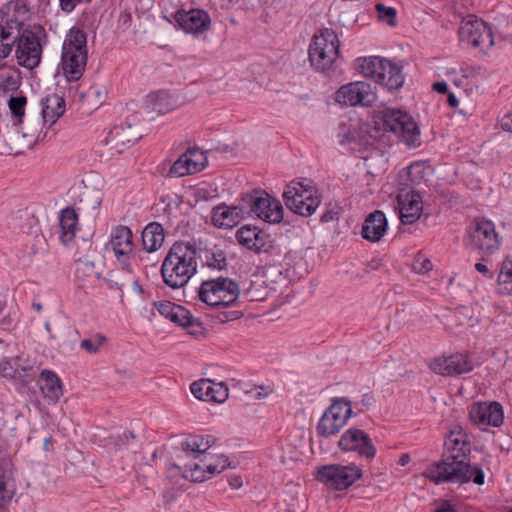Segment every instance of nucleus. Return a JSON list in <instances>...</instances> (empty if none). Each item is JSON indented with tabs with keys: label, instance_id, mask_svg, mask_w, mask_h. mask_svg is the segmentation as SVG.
<instances>
[{
	"label": "nucleus",
	"instance_id": "f257e3e1",
	"mask_svg": "<svg viewBox=\"0 0 512 512\" xmlns=\"http://www.w3.org/2000/svg\"><path fill=\"white\" fill-rule=\"evenodd\" d=\"M445 450L439 462L431 464L424 472V476L435 484L441 483H468L473 481L477 485L484 484L485 474L478 465L471 466V444L461 431H451L444 443Z\"/></svg>",
	"mask_w": 512,
	"mask_h": 512
},
{
	"label": "nucleus",
	"instance_id": "f03ea898",
	"mask_svg": "<svg viewBox=\"0 0 512 512\" xmlns=\"http://www.w3.org/2000/svg\"><path fill=\"white\" fill-rule=\"evenodd\" d=\"M215 438L211 435H189L180 442V456L182 459H190L182 465L171 464L167 469V475L173 479L177 476L191 482H203L216 474H220L230 466L228 458L221 454L208 452Z\"/></svg>",
	"mask_w": 512,
	"mask_h": 512
},
{
	"label": "nucleus",
	"instance_id": "7ed1b4c3",
	"mask_svg": "<svg viewBox=\"0 0 512 512\" xmlns=\"http://www.w3.org/2000/svg\"><path fill=\"white\" fill-rule=\"evenodd\" d=\"M197 257L195 243L189 241L173 243L161 265L163 282L172 289L184 287L197 272Z\"/></svg>",
	"mask_w": 512,
	"mask_h": 512
},
{
	"label": "nucleus",
	"instance_id": "20e7f679",
	"mask_svg": "<svg viewBox=\"0 0 512 512\" xmlns=\"http://www.w3.org/2000/svg\"><path fill=\"white\" fill-rule=\"evenodd\" d=\"M87 35L79 28H72L67 34L61 57L63 74L68 81H78L87 63Z\"/></svg>",
	"mask_w": 512,
	"mask_h": 512
},
{
	"label": "nucleus",
	"instance_id": "39448f33",
	"mask_svg": "<svg viewBox=\"0 0 512 512\" xmlns=\"http://www.w3.org/2000/svg\"><path fill=\"white\" fill-rule=\"evenodd\" d=\"M359 69L365 77L374 79L390 92L399 90L404 84L403 67L385 58H363Z\"/></svg>",
	"mask_w": 512,
	"mask_h": 512
},
{
	"label": "nucleus",
	"instance_id": "423d86ee",
	"mask_svg": "<svg viewBox=\"0 0 512 512\" xmlns=\"http://www.w3.org/2000/svg\"><path fill=\"white\" fill-rule=\"evenodd\" d=\"M309 62L318 72L331 69L339 54V40L337 34L331 29H323L315 35L309 45Z\"/></svg>",
	"mask_w": 512,
	"mask_h": 512
},
{
	"label": "nucleus",
	"instance_id": "0eeeda50",
	"mask_svg": "<svg viewBox=\"0 0 512 512\" xmlns=\"http://www.w3.org/2000/svg\"><path fill=\"white\" fill-rule=\"evenodd\" d=\"M239 294L238 283L228 277L205 280L199 288V299L212 307L231 306Z\"/></svg>",
	"mask_w": 512,
	"mask_h": 512
},
{
	"label": "nucleus",
	"instance_id": "6e6552de",
	"mask_svg": "<svg viewBox=\"0 0 512 512\" xmlns=\"http://www.w3.org/2000/svg\"><path fill=\"white\" fill-rule=\"evenodd\" d=\"M41 28L36 30L29 28L19 19L18 35L15 42V54L19 65L27 69H33L39 65L42 56L40 44Z\"/></svg>",
	"mask_w": 512,
	"mask_h": 512
},
{
	"label": "nucleus",
	"instance_id": "1a4fd4ad",
	"mask_svg": "<svg viewBox=\"0 0 512 512\" xmlns=\"http://www.w3.org/2000/svg\"><path fill=\"white\" fill-rule=\"evenodd\" d=\"M463 241L466 248L474 251H483L484 254L481 257L483 261H487L486 256H490L500 247L494 223L485 218H476L474 220Z\"/></svg>",
	"mask_w": 512,
	"mask_h": 512
},
{
	"label": "nucleus",
	"instance_id": "9d476101",
	"mask_svg": "<svg viewBox=\"0 0 512 512\" xmlns=\"http://www.w3.org/2000/svg\"><path fill=\"white\" fill-rule=\"evenodd\" d=\"M248 217L257 216L268 223H279L283 219L281 203L262 190L243 194Z\"/></svg>",
	"mask_w": 512,
	"mask_h": 512
},
{
	"label": "nucleus",
	"instance_id": "9b49d317",
	"mask_svg": "<svg viewBox=\"0 0 512 512\" xmlns=\"http://www.w3.org/2000/svg\"><path fill=\"white\" fill-rule=\"evenodd\" d=\"M361 477L362 470L354 464H330L321 466L317 470V480L325 484L328 488L337 491L349 488Z\"/></svg>",
	"mask_w": 512,
	"mask_h": 512
},
{
	"label": "nucleus",
	"instance_id": "f8f14e48",
	"mask_svg": "<svg viewBox=\"0 0 512 512\" xmlns=\"http://www.w3.org/2000/svg\"><path fill=\"white\" fill-rule=\"evenodd\" d=\"M283 198L288 209L304 217L311 216L321 203L318 196L296 181L286 186Z\"/></svg>",
	"mask_w": 512,
	"mask_h": 512
},
{
	"label": "nucleus",
	"instance_id": "ddd939ff",
	"mask_svg": "<svg viewBox=\"0 0 512 512\" xmlns=\"http://www.w3.org/2000/svg\"><path fill=\"white\" fill-rule=\"evenodd\" d=\"M459 39L473 47L490 48L494 44L491 27L482 19L470 17L464 19L459 28Z\"/></svg>",
	"mask_w": 512,
	"mask_h": 512
},
{
	"label": "nucleus",
	"instance_id": "4468645a",
	"mask_svg": "<svg viewBox=\"0 0 512 512\" xmlns=\"http://www.w3.org/2000/svg\"><path fill=\"white\" fill-rule=\"evenodd\" d=\"M382 121L385 131L401 135L406 142L413 143L419 135V128L413 118L399 109H384Z\"/></svg>",
	"mask_w": 512,
	"mask_h": 512
},
{
	"label": "nucleus",
	"instance_id": "2eb2a0df",
	"mask_svg": "<svg viewBox=\"0 0 512 512\" xmlns=\"http://www.w3.org/2000/svg\"><path fill=\"white\" fill-rule=\"evenodd\" d=\"M336 102L345 106H372L377 95L371 85L364 81H355L341 86L336 92Z\"/></svg>",
	"mask_w": 512,
	"mask_h": 512
},
{
	"label": "nucleus",
	"instance_id": "dca6fc26",
	"mask_svg": "<svg viewBox=\"0 0 512 512\" xmlns=\"http://www.w3.org/2000/svg\"><path fill=\"white\" fill-rule=\"evenodd\" d=\"M338 447L344 452H356L360 458L371 461L377 449L370 436L358 428H349L338 441Z\"/></svg>",
	"mask_w": 512,
	"mask_h": 512
},
{
	"label": "nucleus",
	"instance_id": "f3484780",
	"mask_svg": "<svg viewBox=\"0 0 512 512\" xmlns=\"http://www.w3.org/2000/svg\"><path fill=\"white\" fill-rule=\"evenodd\" d=\"M19 17L16 6L0 9V61L6 59L15 46Z\"/></svg>",
	"mask_w": 512,
	"mask_h": 512
},
{
	"label": "nucleus",
	"instance_id": "a211bd4d",
	"mask_svg": "<svg viewBox=\"0 0 512 512\" xmlns=\"http://www.w3.org/2000/svg\"><path fill=\"white\" fill-rule=\"evenodd\" d=\"M429 368L441 376H458L471 372L474 366L467 354L456 353L448 357L434 358L430 362Z\"/></svg>",
	"mask_w": 512,
	"mask_h": 512
},
{
	"label": "nucleus",
	"instance_id": "6ab92c4d",
	"mask_svg": "<svg viewBox=\"0 0 512 512\" xmlns=\"http://www.w3.org/2000/svg\"><path fill=\"white\" fill-rule=\"evenodd\" d=\"M396 209L402 224H413L422 213V197L413 189H401L396 196Z\"/></svg>",
	"mask_w": 512,
	"mask_h": 512
},
{
	"label": "nucleus",
	"instance_id": "aec40b11",
	"mask_svg": "<svg viewBox=\"0 0 512 512\" xmlns=\"http://www.w3.org/2000/svg\"><path fill=\"white\" fill-rule=\"evenodd\" d=\"M177 25L185 32L198 35L210 29L209 14L202 9L178 10L174 14Z\"/></svg>",
	"mask_w": 512,
	"mask_h": 512
},
{
	"label": "nucleus",
	"instance_id": "412c9836",
	"mask_svg": "<svg viewBox=\"0 0 512 512\" xmlns=\"http://www.w3.org/2000/svg\"><path fill=\"white\" fill-rule=\"evenodd\" d=\"M248 217L243 195L238 205L220 204L213 208L212 221L219 228H232L242 219Z\"/></svg>",
	"mask_w": 512,
	"mask_h": 512
},
{
	"label": "nucleus",
	"instance_id": "4be33fe9",
	"mask_svg": "<svg viewBox=\"0 0 512 512\" xmlns=\"http://www.w3.org/2000/svg\"><path fill=\"white\" fill-rule=\"evenodd\" d=\"M139 138L138 130L133 128L132 125H119L110 130L108 136L105 138V145L109 147V151L112 155L115 153L120 154Z\"/></svg>",
	"mask_w": 512,
	"mask_h": 512
},
{
	"label": "nucleus",
	"instance_id": "5701e85b",
	"mask_svg": "<svg viewBox=\"0 0 512 512\" xmlns=\"http://www.w3.org/2000/svg\"><path fill=\"white\" fill-rule=\"evenodd\" d=\"M469 417L475 424L499 427L503 423L504 414L502 406L498 402H491L490 404L474 403L470 409Z\"/></svg>",
	"mask_w": 512,
	"mask_h": 512
},
{
	"label": "nucleus",
	"instance_id": "b1692460",
	"mask_svg": "<svg viewBox=\"0 0 512 512\" xmlns=\"http://www.w3.org/2000/svg\"><path fill=\"white\" fill-rule=\"evenodd\" d=\"M108 245L114 252L116 258L119 261L125 262L132 253L134 247L131 230L126 226H117L112 231Z\"/></svg>",
	"mask_w": 512,
	"mask_h": 512
},
{
	"label": "nucleus",
	"instance_id": "393cba45",
	"mask_svg": "<svg viewBox=\"0 0 512 512\" xmlns=\"http://www.w3.org/2000/svg\"><path fill=\"white\" fill-rule=\"evenodd\" d=\"M387 229V220L385 214L380 210H375L366 218L361 235L364 239L377 242L381 239Z\"/></svg>",
	"mask_w": 512,
	"mask_h": 512
},
{
	"label": "nucleus",
	"instance_id": "a878e982",
	"mask_svg": "<svg viewBox=\"0 0 512 512\" xmlns=\"http://www.w3.org/2000/svg\"><path fill=\"white\" fill-rule=\"evenodd\" d=\"M42 121L51 127L65 112V100L62 96L53 93L48 94L42 100Z\"/></svg>",
	"mask_w": 512,
	"mask_h": 512
},
{
	"label": "nucleus",
	"instance_id": "bb28decb",
	"mask_svg": "<svg viewBox=\"0 0 512 512\" xmlns=\"http://www.w3.org/2000/svg\"><path fill=\"white\" fill-rule=\"evenodd\" d=\"M40 390L49 403L55 404L63 395L62 381L54 372L42 370L40 373Z\"/></svg>",
	"mask_w": 512,
	"mask_h": 512
},
{
	"label": "nucleus",
	"instance_id": "cd10ccee",
	"mask_svg": "<svg viewBox=\"0 0 512 512\" xmlns=\"http://www.w3.org/2000/svg\"><path fill=\"white\" fill-rule=\"evenodd\" d=\"M77 225H78V214L76 213V211L73 207L68 206L60 211L59 239L64 245H67L69 242H71L75 238Z\"/></svg>",
	"mask_w": 512,
	"mask_h": 512
},
{
	"label": "nucleus",
	"instance_id": "c85d7f7f",
	"mask_svg": "<svg viewBox=\"0 0 512 512\" xmlns=\"http://www.w3.org/2000/svg\"><path fill=\"white\" fill-rule=\"evenodd\" d=\"M164 238L163 226L158 222H151L142 231L143 248L148 253L157 251L162 246Z\"/></svg>",
	"mask_w": 512,
	"mask_h": 512
},
{
	"label": "nucleus",
	"instance_id": "c756f323",
	"mask_svg": "<svg viewBox=\"0 0 512 512\" xmlns=\"http://www.w3.org/2000/svg\"><path fill=\"white\" fill-rule=\"evenodd\" d=\"M323 414L345 426L348 419L353 415L351 401L346 398H335Z\"/></svg>",
	"mask_w": 512,
	"mask_h": 512
},
{
	"label": "nucleus",
	"instance_id": "7c9ffc66",
	"mask_svg": "<svg viewBox=\"0 0 512 512\" xmlns=\"http://www.w3.org/2000/svg\"><path fill=\"white\" fill-rule=\"evenodd\" d=\"M20 124L19 132L22 133L23 139H25V145L32 147L36 143L43 141L46 137V132H43V128L47 126L40 119H36L34 122H27Z\"/></svg>",
	"mask_w": 512,
	"mask_h": 512
},
{
	"label": "nucleus",
	"instance_id": "2f4dec72",
	"mask_svg": "<svg viewBox=\"0 0 512 512\" xmlns=\"http://www.w3.org/2000/svg\"><path fill=\"white\" fill-rule=\"evenodd\" d=\"M78 201L83 209L95 210L102 203V192L100 189L83 184L79 187Z\"/></svg>",
	"mask_w": 512,
	"mask_h": 512
},
{
	"label": "nucleus",
	"instance_id": "473e14b6",
	"mask_svg": "<svg viewBox=\"0 0 512 512\" xmlns=\"http://www.w3.org/2000/svg\"><path fill=\"white\" fill-rule=\"evenodd\" d=\"M202 253H198V256L203 259L205 266L219 271L226 269L228 263L226 254L222 249L214 247L212 249H205Z\"/></svg>",
	"mask_w": 512,
	"mask_h": 512
},
{
	"label": "nucleus",
	"instance_id": "72a5a7b5",
	"mask_svg": "<svg viewBox=\"0 0 512 512\" xmlns=\"http://www.w3.org/2000/svg\"><path fill=\"white\" fill-rule=\"evenodd\" d=\"M151 112L165 114L174 108V103L169 94L165 91L150 94L146 101Z\"/></svg>",
	"mask_w": 512,
	"mask_h": 512
},
{
	"label": "nucleus",
	"instance_id": "f704fd0d",
	"mask_svg": "<svg viewBox=\"0 0 512 512\" xmlns=\"http://www.w3.org/2000/svg\"><path fill=\"white\" fill-rule=\"evenodd\" d=\"M248 249L258 254H273L277 250V245L269 234L259 229L258 235L254 236L253 242L251 243Z\"/></svg>",
	"mask_w": 512,
	"mask_h": 512
},
{
	"label": "nucleus",
	"instance_id": "c9c22d12",
	"mask_svg": "<svg viewBox=\"0 0 512 512\" xmlns=\"http://www.w3.org/2000/svg\"><path fill=\"white\" fill-rule=\"evenodd\" d=\"M498 284L503 294H512V261L505 259L502 262L498 275Z\"/></svg>",
	"mask_w": 512,
	"mask_h": 512
},
{
	"label": "nucleus",
	"instance_id": "e433bc0d",
	"mask_svg": "<svg viewBox=\"0 0 512 512\" xmlns=\"http://www.w3.org/2000/svg\"><path fill=\"white\" fill-rule=\"evenodd\" d=\"M344 426L332 420L330 416L322 415L320 418L316 431L319 436L329 437L337 434Z\"/></svg>",
	"mask_w": 512,
	"mask_h": 512
},
{
	"label": "nucleus",
	"instance_id": "4c0bfd02",
	"mask_svg": "<svg viewBox=\"0 0 512 512\" xmlns=\"http://www.w3.org/2000/svg\"><path fill=\"white\" fill-rule=\"evenodd\" d=\"M107 342L105 335L97 333L91 338L83 339L80 342V347L89 354H97L100 348Z\"/></svg>",
	"mask_w": 512,
	"mask_h": 512
},
{
	"label": "nucleus",
	"instance_id": "58836bf2",
	"mask_svg": "<svg viewBox=\"0 0 512 512\" xmlns=\"http://www.w3.org/2000/svg\"><path fill=\"white\" fill-rule=\"evenodd\" d=\"M186 157L189 159V164L191 168L192 174L202 171L206 166V156L203 152L199 151L197 148L189 149L185 153Z\"/></svg>",
	"mask_w": 512,
	"mask_h": 512
},
{
	"label": "nucleus",
	"instance_id": "ea45409f",
	"mask_svg": "<svg viewBox=\"0 0 512 512\" xmlns=\"http://www.w3.org/2000/svg\"><path fill=\"white\" fill-rule=\"evenodd\" d=\"M192 174L189 159L182 154L171 166L168 175L170 177H183Z\"/></svg>",
	"mask_w": 512,
	"mask_h": 512
},
{
	"label": "nucleus",
	"instance_id": "a19ab883",
	"mask_svg": "<svg viewBox=\"0 0 512 512\" xmlns=\"http://www.w3.org/2000/svg\"><path fill=\"white\" fill-rule=\"evenodd\" d=\"M259 229L255 226L244 225L236 232V239L239 244L247 249L253 242L254 236L258 235Z\"/></svg>",
	"mask_w": 512,
	"mask_h": 512
},
{
	"label": "nucleus",
	"instance_id": "79ce46f5",
	"mask_svg": "<svg viewBox=\"0 0 512 512\" xmlns=\"http://www.w3.org/2000/svg\"><path fill=\"white\" fill-rule=\"evenodd\" d=\"M27 104V99L25 96H15L11 97L8 105L12 115L18 120L19 123H22V118L25 115V107Z\"/></svg>",
	"mask_w": 512,
	"mask_h": 512
},
{
	"label": "nucleus",
	"instance_id": "37998d69",
	"mask_svg": "<svg viewBox=\"0 0 512 512\" xmlns=\"http://www.w3.org/2000/svg\"><path fill=\"white\" fill-rule=\"evenodd\" d=\"M0 482L15 483L13 463L8 456H0Z\"/></svg>",
	"mask_w": 512,
	"mask_h": 512
},
{
	"label": "nucleus",
	"instance_id": "c03bdc74",
	"mask_svg": "<svg viewBox=\"0 0 512 512\" xmlns=\"http://www.w3.org/2000/svg\"><path fill=\"white\" fill-rule=\"evenodd\" d=\"M76 262L78 264L76 268V274L78 276H80V273H83L86 276L95 275L97 278H100V273L95 271V264L88 255L79 256Z\"/></svg>",
	"mask_w": 512,
	"mask_h": 512
},
{
	"label": "nucleus",
	"instance_id": "a18cd8bd",
	"mask_svg": "<svg viewBox=\"0 0 512 512\" xmlns=\"http://www.w3.org/2000/svg\"><path fill=\"white\" fill-rule=\"evenodd\" d=\"M211 386V380L202 379L195 381L191 384L190 390L192 394L199 400H209V387Z\"/></svg>",
	"mask_w": 512,
	"mask_h": 512
},
{
	"label": "nucleus",
	"instance_id": "49530a36",
	"mask_svg": "<svg viewBox=\"0 0 512 512\" xmlns=\"http://www.w3.org/2000/svg\"><path fill=\"white\" fill-rule=\"evenodd\" d=\"M209 400L222 403L228 398V387L223 383H215L211 381V386L209 387Z\"/></svg>",
	"mask_w": 512,
	"mask_h": 512
},
{
	"label": "nucleus",
	"instance_id": "de8ad7c7",
	"mask_svg": "<svg viewBox=\"0 0 512 512\" xmlns=\"http://www.w3.org/2000/svg\"><path fill=\"white\" fill-rule=\"evenodd\" d=\"M407 185L413 186L419 184L420 181L424 178V168L420 163H412L406 168Z\"/></svg>",
	"mask_w": 512,
	"mask_h": 512
},
{
	"label": "nucleus",
	"instance_id": "09e8293b",
	"mask_svg": "<svg viewBox=\"0 0 512 512\" xmlns=\"http://www.w3.org/2000/svg\"><path fill=\"white\" fill-rule=\"evenodd\" d=\"M375 9L380 20L387 22L390 26L397 24V12L393 7H386L383 3H377Z\"/></svg>",
	"mask_w": 512,
	"mask_h": 512
},
{
	"label": "nucleus",
	"instance_id": "8fccbe9b",
	"mask_svg": "<svg viewBox=\"0 0 512 512\" xmlns=\"http://www.w3.org/2000/svg\"><path fill=\"white\" fill-rule=\"evenodd\" d=\"M16 484L0 482V509H4L15 495Z\"/></svg>",
	"mask_w": 512,
	"mask_h": 512
},
{
	"label": "nucleus",
	"instance_id": "3c124183",
	"mask_svg": "<svg viewBox=\"0 0 512 512\" xmlns=\"http://www.w3.org/2000/svg\"><path fill=\"white\" fill-rule=\"evenodd\" d=\"M167 319L182 327L184 321L191 319V312L184 306L177 304L176 307L173 308V312L170 313Z\"/></svg>",
	"mask_w": 512,
	"mask_h": 512
},
{
	"label": "nucleus",
	"instance_id": "603ef678",
	"mask_svg": "<svg viewBox=\"0 0 512 512\" xmlns=\"http://www.w3.org/2000/svg\"><path fill=\"white\" fill-rule=\"evenodd\" d=\"M432 268V262L424 255L418 254L413 260L412 269L417 274H425L431 271Z\"/></svg>",
	"mask_w": 512,
	"mask_h": 512
},
{
	"label": "nucleus",
	"instance_id": "864d4df0",
	"mask_svg": "<svg viewBox=\"0 0 512 512\" xmlns=\"http://www.w3.org/2000/svg\"><path fill=\"white\" fill-rule=\"evenodd\" d=\"M182 327L185 328L190 335L195 337L203 335L205 331L202 322L199 319L195 318L192 313L191 319L184 321Z\"/></svg>",
	"mask_w": 512,
	"mask_h": 512
},
{
	"label": "nucleus",
	"instance_id": "5fc2aeb1",
	"mask_svg": "<svg viewBox=\"0 0 512 512\" xmlns=\"http://www.w3.org/2000/svg\"><path fill=\"white\" fill-rule=\"evenodd\" d=\"M35 368L30 364L28 359L22 357V362L19 365V380L28 381L32 380L35 376Z\"/></svg>",
	"mask_w": 512,
	"mask_h": 512
},
{
	"label": "nucleus",
	"instance_id": "6e6d98bb",
	"mask_svg": "<svg viewBox=\"0 0 512 512\" xmlns=\"http://www.w3.org/2000/svg\"><path fill=\"white\" fill-rule=\"evenodd\" d=\"M20 86L19 78L13 75H7L1 81L0 87L4 92H14Z\"/></svg>",
	"mask_w": 512,
	"mask_h": 512
},
{
	"label": "nucleus",
	"instance_id": "4d7b16f0",
	"mask_svg": "<svg viewBox=\"0 0 512 512\" xmlns=\"http://www.w3.org/2000/svg\"><path fill=\"white\" fill-rule=\"evenodd\" d=\"M153 305L162 316L168 318L170 313L173 312V308H175L177 304L170 301H159L154 302Z\"/></svg>",
	"mask_w": 512,
	"mask_h": 512
},
{
	"label": "nucleus",
	"instance_id": "13d9d810",
	"mask_svg": "<svg viewBox=\"0 0 512 512\" xmlns=\"http://www.w3.org/2000/svg\"><path fill=\"white\" fill-rule=\"evenodd\" d=\"M0 375L14 379L15 370H13L12 361L9 358H5L0 362Z\"/></svg>",
	"mask_w": 512,
	"mask_h": 512
},
{
	"label": "nucleus",
	"instance_id": "bf43d9fd",
	"mask_svg": "<svg viewBox=\"0 0 512 512\" xmlns=\"http://www.w3.org/2000/svg\"><path fill=\"white\" fill-rule=\"evenodd\" d=\"M242 316H243V313L241 311L234 310V311L220 312L218 314L217 318L219 319V321L221 323H225V322L237 320V319L241 318Z\"/></svg>",
	"mask_w": 512,
	"mask_h": 512
},
{
	"label": "nucleus",
	"instance_id": "052dcab7",
	"mask_svg": "<svg viewBox=\"0 0 512 512\" xmlns=\"http://www.w3.org/2000/svg\"><path fill=\"white\" fill-rule=\"evenodd\" d=\"M360 404L363 408L359 409V413L364 411H368L375 404V397L373 393H365L362 395L361 400L356 403V405Z\"/></svg>",
	"mask_w": 512,
	"mask_h": 512
},
{
	"label": "nucleus",
	"instance_id": "680f3d73",
	"mask_svg": "<svg viewBox=\"0 0 512 512\" xmlns=\"http://www.w3.org/2000/svg\"><path fill=\"white\" fill-rule=\"evenodd\" d=\"M83 0H60V7L63 12L70 13Z\"/></svg>",
	"mask_w": 512,
	"mask_h": 512
},
{
	"label": "nucleus",
	"instance_id": "e2e57ef3",
	"mask_svg": "<svg viewBox=\"0 0 512 512\" xmlns=\"http://www.w3.org/2000/svg\"><path fill=\"white\" fill-rule=\"evenodd\" d=\"M88 97L90 96H95L97 99H98V103L99 104H102L104 102V98H105V93L101 92L98 88L96 87H91L87 94H86Z\"/></svg>",
	"mask_w": 512,
	"mask_h": 512
},
{
	"label": "nucleus",
	"instance_id": "0e129e2a",
	"mask_svg": "<svg viewBox=\"0 0 512 512\" xmlns=\"http://www.w3.org/2000/svg\"><path fill=\"white\" fill-rule=\"evenodd\" d=\"M501 128L504 131L512 132V112L505 115L501 120Z\"/></svg>",
	"mask_w": 512,
	"mask_h": 512
},
{
	"label": "nucleus",
	"instance_id": "69168bd1",
	"mask_svg": "<svg viewBox=\"0 0 512 512\" xmlns=\"http://www.w3.org/2000/svg\"><path fill=\"white\" fill-rule=\"evenodd\" d=\"M338 212L335 209H327L322 215H321V222H330L334 220L337 216Z\"/></svg>",
	"mask_w": 512,
	"mask_h": 512
},
{
	"label": "nucleus",
	"instance_id": "338daca9",
	"mask_svg": "<svg viewBox=\"0 0 512 512\" xmlns=\"http://www.w3.org/2000/svg\"><path fill=\"white\" fill-rule=\"evenodd\" d=\"M475 269L479 273L483 274L485 277H487L489 279L493 278V273L489 270V268L485 264L478 262L475 264Z\"/></svg>",
	"mask_w": 512,
	"mask_h": 512
},
{
	"label": "nucleus",
	"instance_id": "774afa93",
	"mask_svg": "<svg viewBox=\"0 0 512 512\" xmlns=\"http://www.w3.org/2000/svg\"><path fill=\"white\" fill-rule=\"evenodd\" d=\"M432 89L440 94L448 93V85L444 81L433 83Z\"/></svg>",
	"mask_w": 512,
	"mask_h": 512
}]
</instances>
